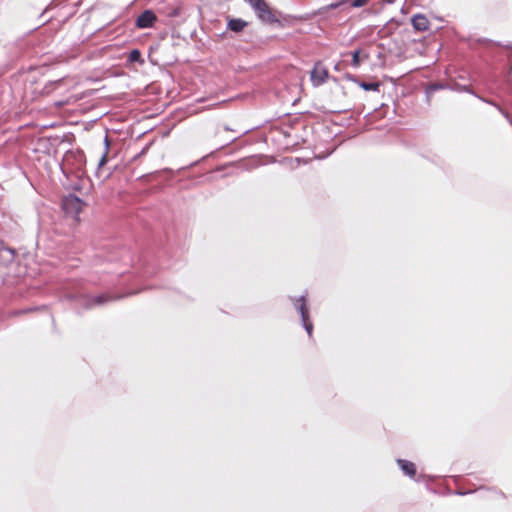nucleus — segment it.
<instances>
[{
	"label": "nucleus",
	"instance_id": "2eb2a0df",
	"mask_svg": "<svg viewBox=\"0 0 512 512\" xmlns=\"http://www.w3.org/2000/svg\"><path fill=\"white\" fill-rule=\"evenodd\" d=\"M339 6V4H330L329 6H327L328 9H335Z\"/></svg>",
	"mask_w": 512,
	"mask_h": 512
},
{
	"label": "nucleus",
	"instance_id": "7ed1b4c3",
	"mask_svg": "<svg viewBox=\"0 0 512 512\" xmlns=\"http://www.w3.org/2000/svg\"><path fill=\"white\" fill-rule=\"evenodd\" d=\"M296 308L301 315L305 330L311 337L313 333V323L310 321L309 309L307 307L306 299L304 296H301L299 299L296 300Z\"/></svg>",
	"mask_w": 512,
	"mask_h": 512
},
{
	"label": "nucleus",
	"instance_id": "6e6552de",
	"mask_svg": "<svg viewBox=\"0 0 512 512\" xmlns=\"http://www.w3.org/2000/svg\"><path fill=\"white\" fill-rule=\"evenodd\" d=\"M370 57L369 53L365 50L359 49L352 53L351 65L355 68L359 67L364 61Z\"/></svg>",
	"mask_w": 512,
	"mask_h": 512
},
{
	"label": "nucleus",
	"instance_id": "20e7f679",
	"mask_svg": "<svg viewBox=\"0 0 512 512\" xmlns=\"http://www.w3.org/2000/svg\"><path fill=\"white\" fill-rule=\"evenodd\" d=\"M156 21V14L151 10H145L137 17L135 24L137 28L144 29L153 27Z\"/></svg>",
	"mask_w": 512,
	"mask_h": 512
},
{
	"label": "nucleus",
	"instance_id": "423d86ee",
	"mask_svg": "<svg viewBox=\"0 0 512 512\" xmlns=\"http://www.w3.org/2000/svg\"><path fill=\"white\" fill-rule=\"evenodd\" d=\"M327 78L328 70L320 63H316L313 70L311 71V81L313 85H322L323 83H325Z\"/></svg>",
	"mask_w": 512,
	"mask_h": 512
},
{
	"label": "nucleus",
	"instance_id": "f8f14e48",
	"mask_svg": "<svg viewBox=\"0 0 512 512\" xmlns=\"http://www.w3.org/2000/svg\"><path fill=\"white\" fill-rule=\"evenodd\" d=\"M108 153H109V140L108 138L106 137L105 138V152L104 154L102 155L100 161H99V167H102L104 166L107 161H108Z\"/></svg>",
	"mask_w": 512,
	"mask_h": 512
},
{
	"label": "nucleus",
	"instance_id": "f03ea898",
	"mask_svg": "<svg viewBox=\"0 0 512 512\" xmlns=\"http://www.w3.org/2000/svg\"><path fill=\"white\" fill-rule=\"evenodd\" d=\"M251 6L256 10L259 18L265 22L272 23L275 21V16L271 9L264 0H247Z\"/></svg>",
	"mask_w": 512,
	"mask_h": 512
},
{
	"label": "nucleus",
	"instance_id": "ddd939ff",
	"mask_svg": "<svg viewBox=\"0 0 512 512\" xmlns=\"http://www.w3.org/2000/svg\"><path fill=\"white\" fill-rule=\"evenodd\" d=\"M129 61L130 62H138L141 61V52L137 49H134L129 54Z\"/></svg>",
	"mask_w": 512,
	"mask_h": 512
},
{
	"label": "nucleus",
	"instance_id": "0eeeda50",
	"mask_svg": "<svg viewBox=\"0 0 512 512\" xmlns=\"http://www.w3.org/2000/svg\"><path fill=\"white\" fill-rule=\"evenodd\" d=\"M411 24L417 32H426L430 29V22L428 18L421 13L415 14L411 18Z\"/></svg>",
	"mask_w": 512,
	"mask_h": 512
},
{
	"label": "nucleus",
	"instance_id": "9d476101",
	"mask_svg": "<svg viewBox=\"0 0 512 512\" xmlns=\"http://www.w3.org/2000/svg\"><path fill=\"white\" fill-rule=\"evenodd\" d=\"M247 23L242 19H230L228 22V28L233 32H241Z\"/></svg>",
	"mask_w": 512,
	"mask_h": 512
},
{
	"label": "nucleus",
	"instance_id": "1a4fd4ad",
	"mask_svg": "<svg viewBox=\"0 0 512 512\" xmlns=\"http://www.w3.org/2000/svg\"><path fill=\"white\" fill-rule=\"evenodd\" d=\"M397 463L401 470L403 471V473L406 474L407 476L413 478L416 475V466L413 462L404 459H399L397 460Z\"/></svg>",
	"mask_w": 512,
	"mask_h": 512
},
{
	"label": "nucleus",
	"instance_id": "39448f33",
	"mask_svg": "<svg viewBox=\"0 0 512 512\" xmlns=\"http://www.w3.org/2000/svg\"><path fill=\"white\" fill-rule=\"evenodd\" d=\"M122 295H111V294H101L98 296L90 297L87 299L85 303V308L90 309L96 305H103L109 301H115L121 299Z\"/></svg>",
	"mask_w": 512,
	"mask_h": 512
},
{
	"label": "nucleus",
	"instance_id": "4468645a",
	"mask_svg": "<svg viewBox=\"0 0 512 512\" xmlns=\"http://www.w3.org/2000/svg\"><path fill=\"white\" fill-rule=\"evenodd\" d=\"M367 2H368V0H353L352 6L353 7H361V6H364Z\"/></svg>",
	"mask_w": 512,
	"mask_h": 512
},
{
	"label": "nucleus",
	"instance_id": "f257e3e1",
	"mask_svg": "<svg viewBox=\"0 0 512 512\" xmlns=\"http://www.w3.org/2000/svg\"><path fill=\"white\" fill-rule=\"evenodd\" d=\"M85 207V203L77 196L70 194L62 200V208L67 215L77 217Z\"/></svg>",
	"mask_w": 512,
	"mask_h": 512
},
{
	"label": "nucleus",
	"instance_id": "9b49d317",
	"mask_svg": "<svg viewBox=\"0 0 512 512\" xmlns=\"http://www.w3.org/2000/svg\"><path fill=\"white\" fill-rule=\"evenodd\" d=\"M359 86L366 91H378L380 88V83L379 82L368 83V82L362 81V82H359Z\"/></svg>",
	"mask_w": 512,
	"mask_h": 512
}]
</instances>
